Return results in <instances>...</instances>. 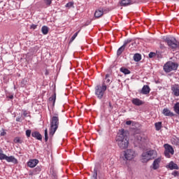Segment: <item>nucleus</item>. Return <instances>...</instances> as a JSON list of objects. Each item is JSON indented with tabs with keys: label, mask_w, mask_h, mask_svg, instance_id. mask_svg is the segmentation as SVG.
<instances>
[{
	"label": "nucleus",
	"mask_w": 179,
	"mask_h": 179,
	"mask_svg": "<svg viewBox=\"0 0 179 179\" xmlns=\"http://www.w3.org/2000/svg\"><path fill=\"white\" fill-rule=\"evenodd\" d=\"M146 152L148 157H150V160H155L157 157V151L156 150H150Z\"/></svg>",
	"instance_id": "10"
},
{
	"label": "nucleus",
	"mask_w": 179,
	"mask_h": 179,
	"mask_svg": "<svg viewBox=\"0 0 179 179\" xmlns=\"http://www.w3.org/2000/svg\"><path fill=\"white\" fill-rule=\"evenodd\" d=\"M177 68H178V64L173 62H168L164 66V71L169 73L171 71H177Z\"/></svg>",
	"instance_id": "6"
},
{
	"label": "nucleus",
	"mask_w": 179,
	"mask_h": 179,
	"mask_svg": "<svg viewBox=\"0 0 179 179\" xmlns=\"http://www.w3.org/2000/svg\"><path fill=\"white\" fill-rule=\"evenodd\" d=\"M16 121L17 122H22V117H17L16 118Z\"/></svg>",
	"instance_id": "44"
},
{
	"label": "nucleus",
	"mask_w": 179,
	"mask_h": 179,
	"mask_svg": "<svg viewBox=\"0 0 179 179\" xmlns=\"http://www.w3.org/2000/svg\"><path fill=\"white\" fill-rule=\"evenodd\" d=\"M111 82L113 81L111 80V77H110V74H106L105 79L102 83V86H105V87L107 88V86H108V85H110Z\"/></svg>",
	"instance_id": "13"
},
{
	"label": "nucleus",
	"mask_w": 179,
	"mask_h": 179,
	"mask_svg": "<svg viewBox=\"0 0 179 179\" xmlns=\"http://www.w3.org/2000/svg\"><path fill=\"white\" fill-rule=\"evenodd\" d=\"M9 99H10L12 100V99H13V95H10V96H9Z\"/></svg>",
	"instance_id": "49"
},
{
	"label": "nucleus",
	"mask_w": 179,
	"mask_h": 179,
	"mask_svg": "<svg viewBox=\"0 0 179 179\" xmlns=\"http://www.w3.org/2000/svg\"><path fill=\"white\" fill-rule=\"evenodd\" d=\"M141 93V94H149V93H150V87H149V85H144Z\"/></svg>",
	"instance_id": "19"
},
{
	"label": "nucleus",
	"mask_w": 179,
	"mask_h": 179,
	"mask_svg": "<svg viewBox=\"0 0 179 179\" xmlns=\"http://www.w3.org/2000/svg\"><path fill=\"white\" fill-rule=\"evenodd\" d=\"M124 160L132 162L136 157V152L132 149H127L124 152Z\"/></svg>",
	"instance_id": "4"
},
{
	"label": "nucleus",
	"mask_w": 179,
	"mask_h": 179,
	"mask_svg": "<svg viewBox=\"0 0 179 179\" xmlns=\"http://www.w3.org/2000/svg\"><path fill=\"white\" fill-rule=\"evenodd\" d=\"M132 124V121L128 120L126 122V125H131Z\"/></svg>",
	"instance_id": "43"
},
{
	"label": "nucleus",
	"mask_w": 179,
	"mask_h": 179,
	"mask_svg": "<svg viewBox=\"0 0 179 179\" xmlns=\"http://www.w3.org/2000/svg\"><path fill=\"white\" fill-rule=\"evenodd\" d=\"M162 113L164 115H165V117H174V113L170 111V110H169L167 108H164Z\"/></svg>",
	"instance_id": "16"
},
{
	"label": "nucleus",
	"mask_w": 179,
	"mask_h": 179,
	"mask_svg": "<svg viewBox=\"0 0 179 179\" xmlns=\"http://www.w3.org/2000/svg\"><path fill=\"white\" fill-rule=\"evenodd\" d=\"M116 142L120 149H127L129 146V138L124 129H121L116 136Z\"/></svg>",
	"instance_id": "1"
},
{
	"label": "nucleus",
	"mask_w": 179,
	"mask_h": 179,
	"mask_svg": "<svg viewBox=\"0 0 179 179\" xmlns=\"http://www.w3.org/2000/svg\"><path fill=\"white\" fill-rule=\"evenodd\" d=\"M141 161L142 163H148V162H150V158L149 157L147 151L143 152L141 154Z\"/></svg>",
	"instance_id": "12"
},
{
	"label": "nucleus",
	"mask_w": 179,
	"mask_h": 179,
	"mask_svg": "<svg viewBox=\"0 0 179 179\" xmlns=\"http://www.w3.org/2000/svg\"><path fill=\"white\" fill-rule=\"evenodd\" d=\"M31 136H33V138H35L38 141H42L43 139V136H41V134H40V132L38 131H33L31 133Z\"/></svg>",
	"instance_id": "17"
},
{
	"label": "nucleus",
	"mask_w": 179,
	"mask_h": 179,
	"mask_svg": "<svg viewBox=\"0 0 179 179\" xmlns=\"http://www.w3.org/2000/svg\"><path fill=\"white\" fill-rule=\"evenodd\" d=\"M1 136H5L6 135V131L3 129L0 133Z\"/></svg>",
	"instance_id": "38"
},
{
	"label": "nucleus",
	"mask_w": 179,
	"mask_h": 179,
	"mask_svg": "<svg viewBox=\"0 0 179 179\" xmlns=\"http://www.w3.org/2000/svg\"><path fill=\"white\" fill-rule=\"evenodd\" d=\"M49 29L48 27L47 26H43L41 28V31L43 33V34L46 35L48 34V31H49Z\"/></svg>",
	"instance_id": "27"
},
{
	"label": "nucleus",
	"mask_w": 179,
	"mask_h": 179,
	"mask_svg": "<svg viewBox=\"0 0 179 179\" xmlns=\"http://www.w3.org/2000/svg\"><path fill=\"white\" fill-rule=\"evenodd\" d=\"M141 59H142V55H141V54L136 53L134 55V60L135 61V62H139V61H141Z\"/></svg>",
	"instance_id": "24"
},
{
	"label": "nucleus",
	"mask_w": 179,
	"mask_h": 179,
	"mask_svg": "<svg viewBox=\"0 0 179 179\" xmlns=\"http://www.w3.org/2000/svg\"><path fill=\"white\" fill-rule=\"evenodd\" d=\"M103 13H104L103 10H96L94 13V17H101V16H103Z\"/></svg>",
	"instance_id": "23"
},
{
	"label": "nucleus",
	"mask_w": 179,
	"mask_h": 179,
	"mask_svg": "<svg viewBox=\"0 0 179 179\" xmlns=\"http://www.w3.org/2000/svg\"><path fill=\"white\" fill-rule=\"evenodd\" d=\"M78 34H79V31L76 32L73 36L71 38V41H73L78 37Z\"/></svg>",
	"instance_id": "33"
},
{
	"label": "nucleus",
	"mask_w": 179,
	"mask_h": 179,
	"mask_svg": "<svg viewBox=\"0 0 179 179\" xmlns=\"http://www.w3.org/2000/svg\"><path fill=\"white\" fill-rule=\"evenodd\" d=\"M43 2L47 6H51V4L52 3V0H43Z\"/></svg>",
	"instance_id": "31"
},
{
	"label": "nucleus",
	"mask_w": 179,
	"mask_h": 179,
	"mask_svg": "<svg viewBox=\"0 0 179 179\" xmlns=\"http://www.w3.org/2000/svg\"><path fill=\"white\" fill-rule=\"evenodd\" d=\"M162 40L167 43V45L171 50H177L178 48V41L176 38L172 36H163Z\"/></svg>",
	"instance_id": "3"
},
{
	"label": "nucleus",
	"mask_w": 179,
	"mask_h": 179,
	"mask_svg": "<svg viewBox=\"0 0 179 179\" xmlns=\"http://www.w3.org/2000/svg\"><path fill=\"white\" fill-rule=\"evenodd\" d=\"M132 103L134 104V106H142V104H143V101H142L141 99L138 98L133 99Z\"/></svg>",
	"instance_id": "22"
},
{
	"label": "nucleus",
	"mask_w": 179,
	"mask_h": 179,
	"mask_svg": "<svg viewBox=\"0 0 179 179\" xmlns=\"http://www.w3.org/2000/svg\"><path fill=\"white\" fill-rule=\"evenodd\" d=\"M155 52H151L149 53L150 58H153V57H155Z\"/></svg>",
	"instance_id": "41"
},
{
	"label": "nucleus",
	"mask_w": 179,
	"mask_h": 179,
	"mask_svg": "<svg viewBox=\"0 0 179 179\" xmlns=\"http://www.w3.org/2000/svg\"><path fill=\"white\" fill-rule=\"evenodd\" d=\"M6 155L3 154V151L0 149V160H6Z\"/></svg>",
	"instance_id": "30"
},
{
	"label": "nucleus",
	"mask_w": 179,
	"mask_h": 179,
	"mask_svg": "<svg viewBox=\"0 0 179 179\" xmlns=\"http://www.w3.org/2000/svg\"><path fill=\"white\" fill-rule=\"evenodd\" d=\"M55 100H57V94H54L52 96L49 98V101L50 103H52L53 106L55 104Z\"/></svg>",
	"instance_id": "26"
},
{
	"label": "nucleus",
	"mask_w": 179,
	"mask_h": 179,
	"mask_svg": "<svg viewBox=\"0 0 179 179\" xmlns=\"http://www.w3.org/2000/svg\"><path fill=\"white\" fill-rule=\"evenodd\" d=\"M172 176H174V177H177V176H178V171H175L172 173Z\"/></svg>",
	"instance_id": "42"
},
{
	"label": "nucleus",
	"mask_w": 179,
	"mask_h": 179,
	"mask_svg": "<svg viewBox=\"0 0 179 179\" xmlns=\"http://www.w3.org/2000/svg\"><path fill=\"white\" fill-rule=\"evenodd\" d=\"M121 6H129V5H132V1L131 0H122L120 2Z\"/></svg>",
	"instance_id": "20"
},
{
	"label": "nucleus",
	"mask_w": 179,
	"mask_h": 179,
	"mask_svg": "<svg viewBox=\"0 0 179 179\" xmlns=\"http://www.w3.org/2000/svg\"><path fill=\"white\" fill-rule=\"evenodd\" d=\"M35 171H36V173H40V171H41V168L40 166H37L35 169Z\"/></svg>",
	"instance_id": "40"
},
{
	"label": "nucleus",
	"mask_w": 179,
	"mask_h": 179,
	"mask_svg": "<svg viewBox=\"0 0 179 179\" xmlns=\"http://www.w3.org/2000/svg\"><path fill=\"white\" fill-rule=\"evenodd\" d=\"M173 111H175L176 114H179V102L174 104Z\"/></svg>",
	"instance_id": "28"
},
{
	"label": "nucleus",
	"mask_w": 179,
	"mask_h": 179,
	"mask_svg": "<svg viewBox=\"0 0 179 179\" xmlns=\"http://www.w3.org/2000/svg\"><path fill=\"white\" fill-rule=\"evenodd\" d=\"M30 27H31V29H32L33 30H36V29H37V25L33 24L31 25Z\"/></svg>",
	"instance_id": "39"
},
{
	"label": "nucleus",
	"mask_w": 179,
	"mask_h": 179,
	"mask_svg": "<svg viewBox=\"0 0 179 179\" xmlns=\"http://www.w3.org/2000/svg\"><path fill=\"white\" fill-rule=\"evenodd\" d=\"M169 168L170 169V170H178V165L173 162H171L169 164Z\"/></svg>",
	"instance_id": "21"
},
{
	"label": "nucleus",
	"mask_w": 179,
	"mask_h": 179,
	"mask_svg": "<svg viewBox=\"0 0 179 179\" xmlns=\"http://www.w3.org/2000/svg\"><path fill=\"white\" fill-rule=\"evenodd\" d=\"M37 164H38V159H30L27 162L28 167H30L31 169L36 167Z\"/></svg>",
	"instance_id": "15"
},
{
	"label": "nucleus",
	"mask_w": 179,
	"mask_h": 179,
	"mask_svg": "<svg viewBox=\"0 0 179 179\" xmlns=\"http://www.w3.org/2000/svg\"><path fill=\"white\" fill-rule=\"evenodd\" d=\"M106 90H107V87L104 85H96L95 87V94L101 100V99H103Z\"/></svg>",
	"instance_id": "5"
},
{
	"label": "nucleus",
	"mask_w": 179,
	"mask_h": 179,
	"mask_svg": "<svg viewBox=\"0 0 179 179\" xmlns=\"http://www.w3.org/2000/svg\"><path fill=\"white\" fill-rule=\"evenodd\" d=\"M131 45H134V46L136 45V43H135V42L132 43Z\"/></svg>",
	"instance_id": "48"
},
{
	"label": "nucleus",
	"mask_w": 179,
	"mask_h": 179,
	"mask_svg": "<svg viewBox=\"0 0 179 179\" xmlns=\"http://www.w3.org/2000/svg\"><path fill=\"white\" fill-rule=\"evenodd\" d=\"M58 127H59V115L55 113L50 118V136H54V134L57 132Z\"/></svg>",
	"instance_id": "2"
},
{
	"label": "nucleus",
	"mask_w": 179,
	"mask_h": 179,
	"mask_svg": "<svg viewBox=\"0 0 179 179\" xmlns=\"http://www.w3.org/2000/svg\"><path fill=\"white\" fill-rule=\"evenodd\" d=\"M14 142H15V143H22V141L20 140V138H19V137H16L14 139Z\"/></svg>",
	"instance_id": "35"
},
{
	"label": "nucleus",
	"mask_w": 179,
	"mask_h": 179,
	"mask_svg": "<svg viewBox=\"0 0 179 179\" xmlns=\"http://www.w3.org/2000/svg\"><path fill=\"white\" fill-rule=\"evenodd\" d=\"M108 106L111 110H113V105L111 104V102L108 103Z\"/></svg>",
	"instance_id": "46"
},
{
	"label": "nucleus",
	"mask_w": 179,
	"mask_h": 179,
	"mask_svg": "<svg viewBox=\"0 0 179 179\" xmlns=\"http://www.w3.org/2000/svg\"><path fill=\"white\" fill-rule=\"evenodd\" d=\"M26 135L27 138H30V136L31 135V130L28 129L26 131Z\"/></svg>",
	"instance_id": "36"
},
{
	"label": "nucleus",
	"mask_w": 179,
	"mask_h": 179,
	"mask_svg": "<svg viewBox=\"0 0 179 179\" xmlns=\"http://www.w3.org/2000/svg\"><path fill=\"white\" fill-rule=\"evenodd\" d=\"M164 148V155L168 159H170V157H171V155H174V149L169 144H165Z\"/></svg>",
	"instance_id": "7"
},
{
	"label": "nucleus",
	"mask_w": 179,
	"mask_h": 179,
	"mask_svg": "<svg viewBox=\"0 0 179 179\" xmlns=\"http://www.w3.org/2000/svg\"><path fill=\"white\" fill-rule=\"evenodd\" d=\"M135 141L136 143H138V145H143V143L146 142V139L141 136V135L139 134L135 136Z\"/></svg>",
	"instance_id": "14"
},
{
	"label": "nucleus",
	"mask_w": 179,
	"mask_h": 179,
	"mask_svg": "<svg viewBox=\"0 0 179 179\" xmlns=\"http://www.w3.org/2000/svg\"><path fill=\"white\" fill-rule=\"evenodd\" d=\"M92 179H97V171H96V169H94V173L92 176Z\"/></svg>",
	"instance_id": "37"
},
{
	"label": "nucleus",
	"mask_w": 179,
	"mask_h": 179,
	"mask_svg": "<svg viewBox=\"0 0 179 179\" xmlns=\"http://www.w3.org/2000/svg\"><path fill=\"white\" fill-rule=\"evenodd\" d=\"M130 43H132V39L129 38L127 40H125L124 41V44L123 45H122L117 52V55H121V54H122V52H124V50H125V47L127 46L128 44H129Z\"/></svg>",
	"instance_id": "8"
},
{
	"label": "nucleus",
	"mask_w": 179,
	"mask_h": 179,
	"mask_svg": "<svg viewBox=\"0 0 179 179\" xmlns=\"http://www.w3.org/2000/svg\"><path fill=\"white\" fill-rule=\"evenodd\" d=\"M23 115H24V117H27L28 113H27V111H26V110H24V113H23Z\"/></svg>",
	"instance_id": "45"
},
{
	"label": "nucleus",
	"mask_w": 179,
	"mask_h": 179,
	"mask_svg": "<svg viewBox=\"0 0 179 179\" xmlns=\"http://www.w3.org/2000/svg\"><path fill=\"white\" fill-rule=\"evenodd\" d=\"M48 141V130L47 129H45V141L47 142Z\"/></svg>",
	"instance_id": "32"
},
{
	"label": "nucleus",
	"mask_w": 179,
	"mask_h": 179,
	"mask_svg": "<svg viewBox=\"0 0 179 179\" xmlns=\"http://www.w3.org/2000/svg\"><path fill=\"white\" fill-rule=\"evenodd\" d=\"M171 90L172 92L173 96H175V97H179V85L178 84L172 85L171 87Z\"/></svg>",
	"instance_id": "9"
},
{
	"label": "nucleus",
	"mask_w": 179,
	"mask_h": 179,
	"mask_svg": "<svg viewBox=\"0 0 179 179\" xmlns=\"http://www.w3.org/2000/svg\"><path fill=\"white\" fill-rule=\"evenodd\" d=\"M162 162V157L155 158L152 162V167L153 170H157L160 167V163Z\"/></svg>",
	"instance_id": "11"
},
{
	"label": "nucleus",
	"mask_w": 179,
	"mask_h": 179,
	"mask_svg": "<svg viewBox=\"0 0 179 179\" xmlns=\"http://www.w3.org/2000/svg\"><path fill=\"white\" fill-rule=\"evenodd\" d=\"M156 131H160L162 129V122H158L155 124Z\"/></svg>",
	"instance_id": "29"
},
{
	"label": "nucleus",
	"mask_w": 179,
	"mask_h": 179,
	"mask_svg": "<svg viewBox=\"0 0 179 179\" xmlns=\"http://www.w3.org/2000/svg\"><path fill=\"white\" fill-rule=\"evenodd\" d=\"M73 6V2L70 1L66 4V8H72Z\"/></svg>",
	"instance_id": "34"
},
{
	"label": "nucleus",
	"mask_w": 179,
	"mask_h": 179,
	"mask_svg": "<svg viewBox=\"0 0 179 179\" xmlns=\"http://www.w3.org/2000/svg\"><path fill=\"white\" fill-rule=\"evenodd\" d=\"M160 48H162V50H164V46L163 45H160Z\"/></svg>",
	"instance_id": "47"
},
{
	"label": "nucleus",
	"mask_w": 179,
	"mask_h": 179,
	"mask_svg": "<svg viewBox=\"0 0 179 179\" xmlns=\"http://www.w3.org/2000/svg\"><path fill=\"white\" fill-rule=\"evenodd\" d=\"M6 160L8 162V163H13V164H17V159L13 156H7Z\"/></svg>",
	"instance_id": "18"
},
{
	"label": "nucleus",
	"mask_w": 179,
	"mask_h": 179,
	"mask_svg": "<svg viewBox=\"0 0 179 179\" xmlns=\"http://www.w3.org/2000/svg\"><path fill=\"white\" fill-rule=\"evenodd\" d=\"M178 48H179V42H178Z\"/></svg>",
	"instance_id": "50"
},
{
	"label": "nucleus",
	"mask_w": 179,
	"mask_h": 179,
	"mask_svg": "<svg viewBox=\"0 0 179 179\" xmlns=\"http://www.w3.org/2000/svg\"><path fill=\"white\" fill-rule=\"evenodd\" d=\"M120 72H122L124 75H129V73H131V71L125 67L120 68Z\"/></svg>",
	"instance_id": "25"
}]
</instances>
